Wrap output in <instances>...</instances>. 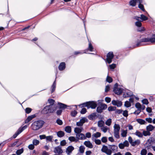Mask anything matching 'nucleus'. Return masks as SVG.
I'll return each instance as SVG.
<instances>
[{
    "label": "nucleus",
    "mask_w": 155,
    "mask_h": 155,
    "mask_svg": "<svg viewBox=\"0 0 155 155\" xmlns=\"http://www.w3.org/2000/svg\"><path fill=\"white\" fill-rule=\"evenodd\" d=\"M44 122L42 120L36 121L34 122L32 125L31 127L34 130H37L41 128L44 124Z\"/></svg>",
    "instance_id": "1"
},
{
    "label": "nucleus",
    "mask_w": 155,
    "mask_h": 155,
    "mask_svg": "<svg viewBox=\"0 0 155 155\" xmlns=\"http://www.w3.org/2000/svg\"><path fill=\"white\" fill-rule=\"evenodd\" d=\"M80 106H82V107H87V108H91L93 109L97 107L96 103L94 101H89L84 103L80 105Z\"/></svg>",
    "instance_id": "2"
},
{
    "label": "nucleus",
    "mask_w": 155,
    "mask_h": 155,
    "mask_svg": "<svg viewBox=\"0 0 155 155\" xmlns=\"http://www.w3.org/2000/svg\"><path fill=\"white\" fill-rule=\"evenodd\" d=\"M114 137L117 139L120 138L119 131L120 127L119 124H115L114 126Z\"/></svg>",
    "instance_id": "3"
},
{
    "label": "nucleus",
    "mask_w": 155,
    "mask_h": 155,
    "mask_svg": "<svg viewBox=\"0 0 155 155\" xmlns=\"http://www.w3.org/2000/svg\"><path fill=\"white\" fill-rule=\"evenodd\" d=\"M128 140L131 145L133 147L137 146L140 143V140L137 139L133 141L132 138L130 136L129 137Z\"/></svg>",
    "instance_id": "4"
},
{
    "label": "nucleus",
    "mask_w": 155,
    "mask_h": 155,
    "mask_svg": "<svg viewBox=\"0 0 155 155\" xmlns=\"http://www.w3.org/2000/svg\"><path fill=\"white\" fill-rule=\"evenodd\" d=\"M142 42H150L151 43L155 42V35H153L150 38H146L142 39L141 40Z\"/></svg>",
    "instance_id": "5"
},
{
    "label": "nucleus",
    "mask_w": 155,
    "mask_h": 155,
    "mask_svg": "<svg viewBox=\"0 0 155 155\" xmlns=\"http://www.w3.org/2000/svg\"><path fill=\"white\" fill-rule=\"evenodd\" d=\"M114 57V54L112 52H109L107 54V61L108 64L112 62V59Z\"/></svg>",
    "instance_id": "6"
},
{
    "label": "nucleus",
    "mask_w": 155,
    "mask_h": 155,
    "mask_svg": "<svg viewBox=\"0 0 155 155\" xmlns=\"http://www.w3.org/2000/svg\"><path fill=\"white\" fill-rule=\"evenodd\" d=\"M27 127V126H24L22 128H19L17 132L13 135V138H15L19 134L21 133L24 129H26Z\"/></svg>",
    "instance_id": "7"
},
{
    "label": "nucleus",
    "mask_w": 155,
    "mask_h": 155,
    "mask_svg": "<svg viewBox=\"0 0 155 155\" xmlns=\"http://www.w3.org/2000/svg\"><path fill=\"white\" fill-rule=\"evenodd\" d=\"M50 107L49 105L46 106L43 109L42 112L44 114H47L52 113V110L50 109Z\"/></svg>",
    "instance_id": "8"
},
{
    "label": "nucleus",
    "mask_w": 155,
    "mask_h": 155,
    "mask_svg": "<svg viewBox=\"0 0 155 155\" xmlns=\"http://www.w3.org/2000/svg\"><path fill=\"white\" fill-rule=\"evenodd\" d=\"M112 103L114 105L117 106L118 107H120L122 105V102L119 100H113Z\"/></svg>",
    "instance_id": "9"
},
{
    "label": "nucleus",
    "mask_w": 155,
    "mask_h": 155,
    "mask_svg": "<svg viewBox=\"0 0 155 155\" xmlns=\"http://www.w3.org/2000/svg\"><path fill=\"white\" fill-rule=\"evenodd\" d=\"M114 92L117 95H119L122 93L123 89L122 88L118 87H115L113 90Z\"/></svg>",
    "instance_id": "10"
},
{
    "label": "nucleus",
    "mask_w": 155,
    "mask_h": 155,
    "mask_svg": "<svg viewBox=\"0 0 155 155\" xmlns=\"http://www.w3.org/2000/svg\"><path fill=\"white\" fill-rule=\"evenodd\" d=\"M76 136L77 138V140H84L86 139V137L84 134L82 133H79L76 134Z\"/></svg>",
    "instance_id": "11"
},
{
    "label": "nucleus",
    "mask_w": 155,
    "mask_h": 155,
    "mask_svg": "<svg viewBox=\"0 0 155 155\" xmlns=\"http://www.w3.org/2000/svg\"><path fill=\"white\" fill-rule=\"evenodd\" d=\"M54 152L55 153L61 154L63 152V151L61 146H58L55 148Z\"/></svg>",
    "instance_id": "12"
},
{
    "label": "nucleus",
    "mask_w": 155,
    "mask_h": 155,
    "mask_svg": "<svg viewBox=\"0 0 155 155\" xmlns=\"http://www.w3.org/2000/svg\"><path fill=\"white\" fill-rule=\"evenodd\" d=\"M74 149V148L72 146H69L67 148L66 152L68 155H70Z\"/></svg>",
    "instance_id": "13"
},
{
    "label": "nucleus",
    "mask_w": 155,
    "mask_h": 155,
    "mask_svg": "<svg viewBox=\"0 0 155 155\" xmlns=\"http://www.w3.org/2000/svg\"><path fill=\"white\" fill-rule=\"evenodd\" d=\"M155 142V140L153 137H150L147 140L146 144L149 146H150Z\"/></svg>",
    "instance_id": "14"
},
{
    "label": "nucleus",
    "mask_w": 155,
    "mask_h": 155,
    "mask_svg": "<svg viewBox=\"0 0 155 155\" xmlns=\"http://www.w3.org/2000/svg\"><path fill=\"white\" fill-rule=\"evenodd\" d=\"M83 130V128L81 127H75L74 129V132L76 134H78L80 133Z\"/></svg>",
    "instance_id": "15"
},
{
    "label": "nucleus",
    "mask_w": 155,
    "mask_h": 155,
    "mask_svg": "<svg viewBox=\"0 0 155 155\" xmlns=\"http://www.w3.org/2000/svg\"><path fill=\"white\" fill-rule=\"evenodd\" d=\"M133 94L132 92L130 91H128L124 93L123 95L124 97H129L132 96Z\"/></svg>",
    "instance_id": "16"
},
{
    "label": "nucleus",
    "mask_w": 155,
    "mask_h": 155,
    "mask_svg": "<svg viewBox=\"0 0 155 155\" xmlns=\"http://www.w3.org/2000/svg\"><path fill=\"white\" fill-rule=\"evenodd\" d=\"M84 144L87 147L92 148L93 147V146L92 143H91L90 141H85L84 143Z\"/></svg>",
    "instance_id": "17"
},
{
    "label": "nucleus",
    "mask_w": 155,
    "mask_h": 155,
    "mask_svg": "<svg viewBox=\"0 0 155 155\" xmlns=\"http://www.w3.org/2000/svg\"><path fill=\"white\" fill-rule=\"evenodd\" d=\"M65 68V64L64 62L61 63L59 66V69L60 71L63 70Z\"/></svg>",
    "instance_id": "18"
},
{
    "label": "nucleus",
    "mask_w": 155,
    "mask_h": 155,
    "mask_svg": "<svg viewBox=\"0 0 155 155\" xmlns=\"http://www.w3.org/2000/svg\"><path fill=\"white\" fill-rule=\"evenodd\" d=\"M35 117V115H32L31 116H29L28 117L27 119L25 121V123H27L30 121H31L32 119Z\"/></svg>",
    "instance_id": "19"
},
{
    "label": "nucleus",
    "mask_w": 155,
    "mask_h": 155,
    "mask_svg": "<svg viewBox=\"0 0 155 155\" xmlns=\"http://www.w3.org/2000/svg\"><path fill=\"white\" fill-rule=\"evenodd\" d=\"M154 127L151 125H149L146 127L147 130L149 132L152 131L154 129Z\"/></svg>",
    "instance_id": "20"
},
{
    "label": "nucleus",
    "mask_w": 155,
    "mask_h": 155,
    "mask_svg": "<svg viewBox=\"0 0 155 155\" xmlns=\"http://www.w3.org/2000/svg\"><path fill=\"white\" fill-rule=\"evenodd\" d=\"M134 134L139 137H142L143 136L142 133L138 130H137Z\"/></svg>",
    "instance_id": "21"
},
{
    "label": "nucleus",
    "mask_w": 155,
    "mask_h": 155,
    "mask_svg": "<svg viewBox=\"0 0 155 155\" xmlns=\"http://www.w3.org/2000/svg\"><path fill=\"white\" fill-rule=\"evenodd\" d=\"M57 135L58 137H61L64 136V133L63 131H59L57 132Z\"/></svg>",
    "instance_id": "22"
},
{
    "label": "nucleus",
    "mask_w": 155,
    "mask_h": 155,
    "mask_svg": "<svg viewBox=\"0 0 155 155\" xmlns=\"http://www.w3.org/2000/svg\"><path fill=\"white\" fill-rule=\"evenodd\" d=\"M49 106L51 107L50 109L52 111V113L55 110L57 109V106L56 105H49Z\"/></svg>",
    "instance_id": "23"
},
{
    "label": "nucleus",
    "mask_w": 155,
    "mask_h": 155,
    "mask_svg": "<svg viewBox=\"0 0 155 155\" xmlns=\"http://www.w3.org/2000/svg\"><path fill=\"white\" fill-rule=\"evenodd\" d=\"M58 104L60 108L61 109H64L66 107V105L64 104L60 103H58Z\"/></svg>",
    "instance_id": "24"
},
{
    "label": "nucleus",
    "mask_w": 155,
    "mask_h": 155,
    "mask_svg": "<svg viewBox=\"0 0 155 155\" xmlns=\"http://www.w3.org/2000/svg\"><path fill=\"white\" fill-rule=\"evenodd\" d=\"M110 148L113 151L116 152L117 151L118 147L115 145H112L110 146Z\"/></svg>",
    "instance_id": "25"
},
{
    "label": "nucleus",
    "mask_w": 155,
    "mask_h": 155,
    "mask_svg": "<svg viewBox=\"0 0 155 155\" xmlns=\"http://www.w3.org/2000/svg\"><path fill=\"white\" fill-rule=\"evenodd\" d=\"M68 139L71 142L75 141L77 142L78 141V140H77V139H76L75 137L72 136L69 137L68 138Z\"/></svg>",
    "instance_id": "26"
},
{
    "label": "nucleus",
    "mask_w": 155,
    "mask_h": 155,
    "mask_svg": "<svg viewBox=\"0 0 155 155\" xmlns=\"http://www.w3.org/2000/svg\"><path fill=\"white\" fill-rule=\"evenodd\" d=\"M56 86V80H55L51 86V89H52L51 92L52 93L54 91L55 89Z\"/></svg>",
    "instance_id": "27"
},
{
    "label": "nucleus",
    "mask_w": 155,
    "mask_h": 155,
    "mask_svg": "<svg viewBox=\"0 0 155 155\" xmlns=\"http://www.w3.org/2000/svg\"><path fill=\"white\" fill-rule=\"evenodd\" d=\"M104 124V122L102 120H100L98 122V126L99 127H104L103 126Z\"/></svg>",
    "instance_id": "28"
},
{
    "label": "nucleus",
    "mask_w": 155,
    "mask_h": 155,
    "mask_svg": "<svg viewBox=\"0 0 155 155\" xmlns=\"http://www.w3.org/2000/svg\"><path fill=\"white\" fill-rule=\"evenodd\" d=\"M136 0H131L130 1L129 4L130 5L134 7L136 5Z\"/></svg>",
    "instance_id": "29"
},
{
    "label": "nucleus",
    "mask_w": 155,
    "mask_h": 155,
    "mask_svg": "<svg viewBox=\"0 0 155 155\" xmlns=\"http://www.w3.org/2000/svg\"><path fill=\"white\" fill-rule=\"evenodd\" d=\"M23 151L24 149L23 148H22L21 149L17 150L16 152V154L17 155H20L23 152Z\"/></svg>",
    "instance_id": "30"
},
{
    "label": "nucleus",
    "mask_w": 155,
    "mask_h": 155,
    "mask_svg": "<svg viewBox=\"0 0 155 155\" xmlns=\"http://www.w3.org/2000/svg\"><path fill=\"white\" fill-rule=\"evenodd\" d=\"M95 116V113H93L91 115L89 116L88 117V118L90 120H92L94 119Z\"/></svg>",
    "instance_id": "31"
},
{
    "label": "nucleus",
    "mask_w": 155,
    "mask_h": 155,
    "mask_svg": "<svg viewBox=\"0 0 155 155\" xmlns=\"http://www.w3.org/2000/svg\"><path fill=\"white\" fill-rule=\"evenodd\" d=\"M143 134L144 136H150V133L148 131L143 130Z\"/></svg>",
    "instance_id": "32"
},
{
    "label": "nucleus",
    "mask_w": 155,
    "mask_h": 155,
    "mask_svg": "<svg viewBox=\"0 0 155 155\" xmlns=\"http://www.w3.org/2000/svg\"><path fill=\"white\" fill-rule=\"evenodd\" d=\"M40 143L39 141L36 139H34L32 141V143L35 146H37Z\"/></svg>",
    "instance_id": "33"
},
{
    "label": "nucleus",
    "mask_w": 155,
    "mask_h": 155,
    "mask_svg": "<svg viewBox=\"0 0 155 155\" xmlns=\"http://www.w3.org/2000/svg\"><path fill=\"white\" fill-rule=\"evenodd\" d=\"M65 130L68 133H70L71 132V128L70 126H67L65 128Z\"/></svg>",
    "instance_id": "34"
},
{
    "label": "nucleus",
    "mask_w": 155,
    "mask_h": 155,
    "mask_svg": "<svg viewBox=\"0 0 155 155\" xmlns=\"http://www.w3.org/2000/svg\"><path fill=\"white\" fill-rule=\"evenodd\" d=\"M137 121L138 123L141 124H144L146 123V122L144 120L141 119H138L137 120Z\"/></svg>",
    "instance_id": "35"
},
{
    "label": "nucleus",
    "mask_w": 155,
    "mask_h": 155,
    "mask_svg": "<svg viewBox=\"0 0 155 155\" xmlns=\"http://www.w3.org/2000/svg\"><path fill=\"white\" fill-rule=\"evenodd\" d=\"M80 121L83 125V124L85 122L87 121V120L86 117H84L80 119Z\"/></svg>",
    "instance_id": "36"
},
{
    "label": "nucleus",
    "mask_w": 155,
    "mask_h": 155,
    "mask_svg": "<svg viewBox=\"0 0 155 155\" xmlns=\"http://www.w3.org/2000/svg\"><path fill=\"white\" fill-rule=\"evenodd\" d=\"M85 147L84 146H81L79 147V151L81 153H83L84 152Z\"/></svg>",
    "instance_id": "37"
},
{
    "label": "nucleus",
    "mask_w": 155,
    "mask_h": 155,
    "mask_svg": "<svg viewBox=\"0 0 155 155\" xmlns=\"http://www.w3.org/2000/svg\"><path fill=\"white\" fill-rule=\"evenodd\" d=\"M108 129V127L107 126H104L101 128V130L104 133H106Z\"/></svg>",
    "instance_id": "38"
},
{
    "label": "nucleus",
    "mask_w": 155,
    "mask_h": 155,
    "mask_svg": "<svg viewBox=\"0 0 155 155\" xmlns=\"http://www.w3.org/2000/svg\"><path fill=\"white\" fill-rule=\"evenodd\" d=\"M127 130H123L122 132L121 135L123 137H125L127 136Z\"/></svg>",
    "instance_id": "39"
},
{
    "label": "nucleus",
    "mask_w": 155,
    "mask_h": 155,
    "mask_svg": "<svg viewBox=\"0 0 155 155\" xmlns=\"http://www.w3.org/2000/svg\"><path fill=\"white\" fill-rule=\"evenodd\" d=\"M135 106L138 109L141 110V109L142 106L138 102L136 104Z\"/></svg>",
    "instance_id": "40"
},
{
    "label": "nucleus",
    "mask_w": 155,
    "mask_h": 155,
    "mask_svg": "<svg viewBox=\"0 0 155 155\" xmlns=\"http://www.w3.org/2000/svg\"><path fill=\"white\" fill-rule=\"evenodd\" d=\"M147 152V150L146 149H143L141 151L140 154L141 155H146Z\"/></svg>",
    "instance_id": "41"
},
{
    "label": "nucleus",
    "mask_w": 155,
    "mask_h": 155,
    "mask_svg": "<svg viewBox=\"0 0 155 155\" xmlns=\"http://www.w3.org/2000/svg\"><path fill=\"white\" fill-rule=\"evenodd\" d=\"M124 106L127 107H128L131 106V104L129 101H127L125 103Z\"/></svg>",
    "instance_id": "42"
},
{
    "label": "nucleus",
    "mask_w": 155,
    "mask_h": 155,
    "mask_svg": "<svg viewBox=\"0 0 155 155\" xmlns=\"http://www.w3.org/2000/svg\"><path fill=\"white\" fill-rule=\"evenodd\" d=\"M140 18L143 21H145L148 19V18L146 16L143 15H141Z\"/></svg>",
    "instance_id": "43"
},
{
    "label": "nucleus",
    "mask_w": 155,
    "mask_h": 155,
    "mask_svg": "<svg viewBox=\"0 0 155 155\" xmlns=\"http://www.w3.org/2000/svg\"><path fill=\"white\" fill-rule=\"evenodd\" d=\"M111 120L110 119H108L105 122V124L107 126H109L111 125Z\"/></svg>",
    "instance_id": "44"
},
{
    "label": "nucleus",
    "mask_w": 155,
    "mask_h": 155,
    "mask_svg": "<svg viewBox=\"0 0 155 155\" xmlns=\"http://www.w3.org/2000/svg\"><path fill=\"white\" fill-rule=\"evenodd\" d=\"M108 149V148L107 146L103 145L101 149V151L102 152L105 153Z\"/></svg>",
    "instance_id": "45"
},
{
    "label": "nucleus",
    "mask_w": 155,
    "mask_h": 155,
    "mask_svg": "<svg viewBox=\"0 0 155 155\" xmlns=\"http://www.w3.org/2000/svg\"><path fill=\"white\" fill-rule=\"evenodd\" d=\"M53 138V137L52 136H49L46 137V140L47 141H51Z\"/></svg>",
    "instance_id": "46"
},
{
    "label": "nucleus",
    "mask_w": 155,
    "mask_h": 155,
    "mask_svg": "<svg viewBox=\"0 0 155 155\" xmlns=\"http://www.w3.org/2000/svg\"><path fill=\"white\" fill-rule=\"evenodd\" d=\"M93 135L94 137L97 138L101 136V134L99 132H97L96 133L94 134Z\"/></svg>",
    "instance_id": "47"
},
{
    "label": "nucleus",
    "mask_w": 155,
    "mask_h": 155,
    "mask_svg": "<svg viewBox=\"0 0 155 155\" xmlns=\"http://www.w3.org/2000/svg\"><path fill=\"white\" fill-rule=\"evenodd\" d=\"M103 109L101 106L98 107L97 108V112L101 113L102 112Z\"/></svg>",
    "instance_id": "48"
},
{
    "label": "nucleus",
    "mask_w": 155,
    "mask_h": 155,
    "mask_svg": "<svg viewBox=\"0 0 155 155\" xmlns=\"http://www.w3.org/2000/svg\"><path fill=\"white\" fill-rule=\"evenodd\" d=\"M48 102L50 104V105H55L54 104V101L53 99H49L48 100Z\"/></svg>",
    "instance_id": "49"
},
{
    "label": "nucleus",
    "mask_w": 155,
    "mask_h": 155,
    "mask_svg": "<svg viewBox=\"0 0 155 155\" xmlns=\"http://www.w3.org/2000/svg\"><path fill=\"white\" fill-rule=\"evenodd\" d=\"M122 114L124 116L127 117L128 116V111L127 110L123 111Z\"/></svg>",
    "instance_id": "50"
},
{
    "label": "nucleus",
    "mask_w": 155,
    "mask_h": 155,
    "mask_svg": "<svg viewBox=\"0 0 155 155\" xmlns=\"http://www.w3.org/2000/svg\"><path fill=\"white\" fill-rule=\"evenodd\" d=\"M88 49L91 51H92L93 49V47L90 42L89 43Z\"/></svg>",
    "instance_id": "51"
},
{
    "label": "nucleus",
    "mask_w": 155,
    "mask_h": 155,
    "mask_svg": "<svg viewBox=\"0 0 155 155\" xmlns=\"http://www.w3.org/2000/svg\"><path fill=\"white\" fill-rule=\"evenodd\" d=\"M135 25L136 26L138 27H140L142 25V24L140 21H137L135 22Z\"/></svg>",
    "instance_id": "52"
},
{
    "label": "nucleus",
    "mask_w": 155,
    "mask_h": 155,
    "mask_svg": "<svg viewBox=\"0 0 155 155\" xmlns=\"http://www.w3.org/2000/svg\"><path fill=\"white\" fill-rule=\"evenodd\" d=\"M138 7L143 11H145L143 5L142 4H141V3L139 4Z\"/></svg>",
    "instance_id": "53"
},
{
    "label": "nucleus",
    "mask_w": 155,
    "mask_h": 155,
    "mask_svg": "<svg viewBox=\"0 0 155 155\" xmlns=\"http://www.w3.org/2000/svg\"><path fill=\"white\" fill-rule=\"evenodd\" d=\"M115 107L110 106L108 107V110L109 111H112L115 110Z\"/></svg>",
    "instance_id": "54"
},
{
    "label": "nucleus",
    "mask_w": 155,
    "mask_h": 155,
    "mask_svg": "<svg viewBox=\"0 0 155 155\" xmlns=\"http://www.w3.org/2000/svg\"><path fill=\"white\" fill-rule=\"evenodd\" d=\"M101 107L102 108V109H103V110H105V109H106L107 107V105L104 104H102L101 105Z\"/></svg>",
    "instance_id": "55"
},
{
    "label": "nucleus",
    "mask_w": 155,
    "mask_h": 155,
    "mask_svg": "<svg viewBox=\"0 0 155 155\" xmlns=\"http://www.w3.org/2000/svg\"><path fill=\"white\" fill-rule=\"evenodd\" d=\"M142 102L144 104H147L149 103L148 100L146 99H145L142 100Z\"/></svg>",
    "instance_id": "56"
},
{
    "label": "nucleus",
    "mask_w": 155,
    "mask_h": 155,
    "mask_svg": "<svg viewBox=\"0 0 155 155\" xmlns=\"http://www.w3.org/2000/svg\"><path fill=\"white\" fill-rule=\"evenodd\" d=\"M106 81H107L110 83L112 81V79L111 77L107 76L106 79Z\"/></svg>",
    "instance_id": "57"
},
{
    "label": "nucleus",
    "mask_w": 155,
    "mask_h": 155,
    "mask_svg": "<svg viewBox=\"0 0 155 155\" xmlns=\"http://www.w3.org/2000/svg\"><path fill=\"white\" fill-rule=\"evenodd\" d=\"M108 155H110L112 153V151L110 149H108L105 152Z\"/></svg>",
    "instance_id": "58"
},
{
    "label": "nucleus",
    "mask_w": 155,
    "mask_h": 155,
    "mask_svg": "<svg viewBox=\"0 0 155 155\" xmlns=\"http://www.w3.org/2000/svg\"><path fill=\"white\" fill-rule=\"evenodd\" d=\"M35 148V146L33 144H29L28 146V148L31 150H33Z\"/></svg>",
    "instance_id": "59"
},
{
    "label": "nucleus",
    "mask_w": 155,
    "mask_h": 155,
    "mask_svg": "<svg viewBox=\"0 0 155 155\" xmlns=\"http://www.w3.org/2000/svg\"><path fill=\"white\" fill-rule=\"evenodd\" d=\"M26 113L27 114H29L31 112V109L30 108H27L25 110Z\"/></svg>",
    "instance_id": "60"
},
{
    "label": "nucleus",
    "mask_w": 155,
    "mask_h": 155,
    "mask_svg": "<svg viewBox=\"0 0 155 155\" xmlns=\"http://www.w3.org/2000/svg\"><path fill=\"white\" fill-rule=\"evenodd\" d=\"M101 141L103 143H106L107 141V138L106 137H103L101 138Z\"/></svg>",
    "instance_id": "61"
},
{
    "label": "nucleus",
    "mask_w": 155,
    "mask_h": 155,
    "mask_svg": "<svg viewBox=\"0 0 155 155\" xmlns=\"http://www.w3.org/2000/svg\"><path fill=\"white\" fill-rule=\"evenodd\" d=\"M87 111V110L86 108H83L81 111V113L82 114H84L86 113Z\"/></svg>",
    "instance_id": "62"
},
{
    "label": "nucleus",
    "mask_w": 155,
    "mask_h": 155,
    "mask_svg": "<svg viewBox=\"0 0 155 155\" xmlns=\"http://www.w3.org/2000/svg\"><path fill=\"white\" fill-rule=\"evenodd\" d=\"M119 147L121 149H123L125 147L123 143H120L118 145Z\"/></svg>",
    "instance_id": "63"
},
{
    "label": "nucleus",
    "mask_w": 155,
    "mask_h": 155,
    "mask_svg": "<svg viewBox=\"0 0 155 155\" xmlns=\"http://www.w3.org/2000/svg\"><path fill=\"white\" fill-rule=\"evenodd\" d=\"M77 114V112L76 110H74L71 113V115L73 117H75Z\"/></svg>",
    "instance_id": "64"
}]
</instances>
